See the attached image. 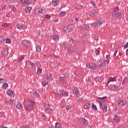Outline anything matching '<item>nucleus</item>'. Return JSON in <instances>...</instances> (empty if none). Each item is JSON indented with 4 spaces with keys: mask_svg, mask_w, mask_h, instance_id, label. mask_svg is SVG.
Instances as JSON below:
<instances>
[{
    "mask_svg": "<svg viewBox=\"0 0 128 128\" xmlns=\"http://www.w3.org/2000/svg\"><path fill=\"white\" fill-rule=\"evenodd\" d=\"M97 101L98 102H99L100 106H102L104 112H106L108 111V106H104V104L106 102V96H104L102 98L99 97L98 98Z\"/></svg>",
    "mask_w": 128,
    "mask_h": 128,
    "instance_id": "f257e3e1",
    "label": "nucleus"
},
{
    "mask_svg": "<svg viewBox=\"0 0 128 128\" xmlns=\"http://www.w3.org/2000/svg\"><path fill=\"white\" fill-rule=\"evenodd\" d=\"M104 20H98L96 21L95 23H92L91 24V26L92 28H96V26H102V24H104Z\"/></svg>",
    "mask_w": 128,
    "mask_h": 128,
    "instance_id": "f03ea898",
    "label": "nucleus"
},
{
    "mask_svg": "<svg viewBox=\"0 0 128 128\" xmlns=\"http://www.w3.org/2000/svg\"><path fill=\"white\" fill-rule=\"evenodd\" d=\"M34 12L38 14H46V10L42 9V8H37L34 10Z\"/></svg>",
    "mask_w": 128,
    "mask_h": 128,
    "instance_id": "7ed1b4c3",
    "label": "nucleus"
},
{
    "mask_svg": "<svg viewBox=\"0 0 128 128\" xmlns=\"http://www.w3.org/2000/svg\"><path fill=\"white\" fill-rule=\"evenodd\" d=\"M108 86L112 90H118V85L110 84L108 83Z\"/></svg>",
    "mask_w": 128,
    "mask_h": 128,
    "instance_id": "20e7f679",
    "label": "nucleus"
},
{
    "mask_svg": "<svg viewBox=\"0 0 128 128\" xmlns=\"http://www.w3.org/2000/svg\"><path fill=\"white\" fill-rule=\"evenodd\" d=\"M112 16H115V18H120L122 16V13H120V12L115 10L112 13Z\"/></svg>",
    "mask_w": 128,
    "mask_h": 128,
    "instance_id": "39448f33",
    "label": "nucleus"
},
{
    "mask_svg": "<svg viewBox=\"0 0 128 128\" xmlns=\"http://www.w3.org/2000/svg\"><path fill=\"white\" fill-rule=\"evenodd\" d=\"M72 90L76 94V96L77 98H80V93L78 92V88L74 86L72 88Z\"/></svg>",
    "mask_w": 128,
    "mask_h": 128,
    "instance_id": "423d86ee",
    "label": "nucleus"
},
{
    "mask_svg": "<svg viewBox=\"0 0 128 128\" xmlns=\"http://www.w3.org/2000/svg\"><path fill=\"white\" fill-rule=\"evenodd\" d=\"M32 0H18V2L20 4H30L32 3Z\"/></svg>",
    "mask_w": 128,
    "mask_h": 128,
    "instance_id": "0eeeda50",
    "label": "nucleus"
},
{
    "mask_svg": "<svg viewBox=\"0 0 128 128\" xmlns=\"http://www.w3.org/2000/svg\"><path fill=\"white\" fill-rule=\"evenodd\" d=\"M116 104H118V106H124L126 104V100L120 99L117 100Z\"/></svg>",
    "mask_w": 128,
    "mask_h": 128,
    "instance_id": "6e6552de",
    "label": "nucleus"
},
{
    "mask_svg": "<svg viewBox=\"0 0 128 128\" xmlns=\"http://www.w3.org/2000/svg\"><path fill=\"white\" fill-rule=\"evenodd\" d=\"M26 65L30 68V66H32L33 68H36V64L32 63V62L30 61H27L26 62Z\"/></svg>",
    "mask_w": 128,
    "mask_h": 128,
    "instance_id": "1a4fd4ad",
    "label": "nucleus"
},
{
    "mask_svg": "<svg viewBox=\"0 0 128 128\" xmlns=\"http://www.w3.org/2000/svg\"><path fill=\"white\" fill-rule=\"evenodd\" d=\"M22 44L25 46H26V48H30V46H32V44L30 43V42L24 40L22 41Z\"/></svg>",
    "mask_w": 128,
    "mask_h": 128,
    "instance_id": "9d476101",
    "label": "nucleus"
},
{
    "mask_svg": "<svg viewBox=\"0 0 128 128\" xmlns=\"http://www.w3.org/2000/svg\"><path fill=\"white\" fill-rule=\"evenodd\" d=\"M16 28H19V30H24L25 28H26V26L24 24H16Z\"/></svg>",
    "mask_w": 128,
    "mask_h": 128,
    "instance_id": "9b49d317",
    "label": "nucleus"
},
{
    "mask_svg": "<svg viewBox=\"0 0 128 128\" xmlns=\"http://www.w3.org/2000/svg\"><path fill=\"white\" fill-rule=\"evenodd\" d=\"M2 55L3 56H8V48H4L2 50Z\"/></svg>",
    "mask_w": 128,
    "mask_h": 128,
    "instance_id": "f8f14e48",
    "label": "nucleus"
},
{
    "mask_svg": "<svg viewBox=\"0 0 128 128\" xmlns=\"http://www.w3.org/2000/svg\"><path fill=\"white\" fill-rule=\"evenodd\" d=\"M78 120L79 122H80L81 124H84V126H88V120L86 119L84 120V118H80Z\"/></svg>",
    "mask_w": 128,
    "mask_h": 128,
    "instance_id": "ddd939ff",
    "label": "nucleus"
},
{
    "mask_svg": "<svg viewBox=\"0 0 128 128\" xmlns=\"http://www.w3.org/2000/svg\"><path fill=\"white\" fill-rule=\"evenodd\" d=\"M45 78L48 82H50V80H52V74H46L45 75Z\"/></svg>",
    "mask_w": 128,
    "mask_h": 128,
    "instance_id": "4468645a",
    "label": "nucleus"
},
{
    "mask_svg": "<svg viewBox=\"0 0 128 128\" xmlns=\"http://www.w3.org/2000/svg\"><path fill=\"white\" fill-rule=\"evenodd\" d=\"M15 106L16 108H18V110H20V108H22V104L20 102H17L15 103Z\"/></svg>",
    "mask_w": 128,
    "mask_h": 128,
    "instance_id": "2eb2a0df",
    "label": "nucleus"
},
{
    "mask_svg": "<svg viewBox=\"0 0 128 128\" xmlns=\"http://www.w3.org/2000/svg\"><path fill=\"white\" fill-rule=\"evenodd\" d=\"M58 94L63 96H67L68 94V92L66 91L64 92L62 90H60V94Z\"/></svg>",
    "mask_w": 128,
    "mask_h": 128,
    "instance_id": "dca6fc26",
    "label": "nucleus"
},
{
    "mask_svg": "<svg viewBox=\"0 0 128 128\" xmlns=\"http://www.w3.org/2000/svg\"><path fill=\"white\" fill-rule=\"evenodd\" d=\"M29 102H30L32 103V104L30 105H28V106H27V110H32V108H34V106H32L34 104V102H32V100H29Z\"/></svg>",
    "mask_w": 128,
    "mask_h": 128,
    "instance_id": "f3484780",
    "label": "nucleus"
},
{
    "mask_svg": "<svg viewBox=\"0 0 128 128\" xmlns=\"http://www.w3.org/2000/svg\"><path fill=\"white\" fill-rule=\"evenodd\" d=\"M45 111H46V112H49L51 114H52L54 113V111L52 110V108H50V107H46Z\"/></svg>",
    "mask_w": 128,
    "mask_h": 128,
    "instance_id": "a211bd4d",
    "label": "nucleus"
},
{
    "mask_svg": "<svg viewBox=\"0 0 128 128\" xmlns=\"http://www.w3.org/2000/svg\"><path fill=\"white\" fill-rule=\"evenodd\" d=\"M81 28L84 30H90V26L88 24H84L82 26Z\"/></svg>",
    "mask_w": 128,
    "mask_h": 128,
    "instance_id": "6ab92c4d",
    "label": "nucleus"
},
{
    "mask_svg": "<svg viewBox=\"0 0 128 128\" xmlns=\"http://www.w3.org/2000/svg\"><path fill=\"white\" fill-rule=\"evenodd\" d=\"M52 38V40H55L56 42H58V38H60L58 35H56V34H54Z\"/></svg>",
    "mask_w": 128,
    "mask_h": 128,
    "instance_id": "aec40b11",
    "label": "nucleus"
},
{
    "mask_svg": "<svg viewBox=\"0 0 128 128\" xmlns=\"http://www.w3.org/2000/svg\"><path fill=\"white\" fill-rule=\"evenodd\" d=\"M58 4V1L56 0H53L52 2V6H56Z\"/></svg>",
    "mask_w": 128,
    "mask_h": 128,
    "instance_id": "412c9836",
    "label": "nucleus"
},
{
    "mask_svg": "<svg viewBox=\"0 0 128 128\" xmlns=\"http://www.w3.org/2000/svg\"><path fill=\"white\" fill-rule=\"evenodd\" d=\"M32 10V8L30 7H27L25 8L24 12L26 14H28L30 12V10Z\"/></svg>",
    "mask_w": 128,
    "mask_h": 128,
    "instance_id": "4be33fe9",
    "label": "nucleus"
},
{
    "mask_svg": "<svg viewBox=\"0 0 128 128\" xmlns=\"http://www.w3.org/2000/svg\"><path fill=\"white\" fill-rule=\"evenodd\" d=\"M90 14L92 16H98V12L94 10L91 12Z\"/></svg>",
    "mask_w": 128,
    "mask_h": 128,
    "instance_id": "5701e85b",
    "label": "nucleus"
},
{
    "mask_svg": "<svg viewBox=\"0 0 128 128\" xmlns=\"http://www.w3.org/2000/svg\"><path fill=\"white\" fill-rule=\"evenodd\" d=\"M2 88H4V90H8V84L7 83L4 84L2 86Z\"/></svg>",
    "mask_w": 128,
    "mask_h": 128,
    "instance_id": "b1692460",
    "label": "nucleus"
},
{
    "mask_svg": "<svg viewBox=\"0 0 128 128\" xmlns=\"http://www.w3.org/2000/svg\"><path fill=\"white\" fill-rule=\"evenodd\" d=\"M116 80V77H110L109 79V82H108V84H110V82H114Z\"/></svg>",
    "mask_w": 128,
    "mask_h": 128,
    "instance_id": "393cba45",
    "label": "nucleus"
},
{
    "mask_svg": "<svg viewBox=\"0 0 128 128\" xmlns=\"http://www.w3.org/2000/svg\"><path fill=\"white\" fill-rule=\"evenodd\" d=\"M102 80H104V78H100V76H98V77H96L95 78V80L97 81V82H102Z\"/></svg>",
    "mask_w": 128,
    "mask_h": 128,
    "instance_id": "a878e982",
    "label": "nucleus"
},
{
    "mask_svg": "<svg viewBox=\"0 0 128 128\" xmlns=\"http://www.w3.org/2000/svg\"><path fill=\"white\" fill-rule=\"evenodd\" d=\"M64 32H66V34H68L70 32V28L68 26H66L64 28Z\"/></svg>",
    "mask_w": 128,
    "mask_h": 128,
    "instance_id": "bb28decb",
    "label": "nucleus"
},
{
    "mask_svg": "<svg viewBox=\"0 0 128 128\" xmlns=\"http://www.w3.org/2000/svg\"><path fill=\"white\" fill-rule=\"evenodd\" d=\"M60 80L61 82L64 84V82H66V78L64 77L60 76Z\"/></svg>",
    "mask_w": 128,
    "mask_h": 128,
    "instance_id": "cd10ccee",
    "label": "nucleus"
},
{
    "mask_svg": "<svg viewBox=\"0 0 128 128\" xmlns=\"http://www.w3.org/2000/svg\"><path fill=\"white\" fill-rule=\"evenodd\" d=\"M7 94H8V96H12V94H14V92L11 90H9L8 91H7Z\"/></svg>",
    "mask_w": 128,
    "mask_h": 128,
    "instance_id": "c85d7f7f",
    "label": "nucleus"
},
{
    "mask_svg": "<svg viewBox=\"0 0 128 128\" xmlns=\"http://www.w3.org/2000/svg\"><path fill=\"white\" fill-rule=\"evenodd\" d=\"M114 120L116 122H120V116H116L114 118Z\"/></svg>",
    "mask_w": 128,
    "mask_h": 128,
    "instance_id": "c756f323",
    "label": "nucleus"
},
{
    "mask_svg": "<svg viewBox=\"0 0 128 128\" xmlns=\"http://www.w3.org/2000/svg\"><path fill=\"white\" fill-rule=\"evenodd\" d=\"M42 50V48L40 46H36V52H40Z\"/></svg>",
    "mask_w": 128,
    "mask_h": 128,
    "instance_id": "7c9ffc66",
    "label": "nucleus"
},
{
    "mask_svg": "<svg viewBox=\"0 0 128 128\" xmlns=\"http://www.w3.org/2000/svg\"><path fill=\"white\" fill-rule=\"evenodd\" d=\"M84 108H90V103H86L85 105H84Z\"/></svg>",
    "mask_w": 128,
    "mask_h": 128,
    "instance_id": "2f4dec72",
    "label": "nucleus"
},
{
    "mask_svg": "<svg viewBox=\"0 0 128 128\" xmlns=\"http://www.w3.org/2000/svg\"><path fill=\"white\" fill-rule=\"evenodd\" d=\"M91 68H92V70H96V68H98V66H96V64H92Z\"/></svg>",
    "mask_w": 128,
    "mask_h": 128,
    "instance_id": "473e14b6",
    "label": "nucleus"
},
{
    "mask_svg": "<svg viewBox=\"0 0 128 128\" xmlns=\"http://www.w3.org/2000/svg\"><path fill=\"white\" fill-rule=\"evenodd\" d=\"M128 82V75L126 76V77L124 80V84H126Z\"/></svg>",
    "mask_w": 128,
    "mask_h": 128,
    "instance_id": "72a5a7b5",
    "label": "nucleus"
},
{
    "mask_svg": "<svg viewBox=\"0 0 128 128\" xmlns=\"http://www.w3.org/2000/svg\"><path fill=\"white\" fill-rule=\"evenodd\" d=\"M55 126H56V128H60L62 126V125L58 122H56Z\"/></svg>",
    "mask_w": 128,
    "mask_h": 128,
    "instance_id": "f704fd0d",
    "label": "nucleus"
},
{
    "mask_svg": "<svg viewBox=\"0 0 128 128\" xmlns=\"http://www.w3.org/2000/svg\"><path fill=\"white\" fill-rule=\"evenodd\" d=\"M2 26H4V28H8V26H10V24L3 23Z\"/></svg>",
    "mask_w": 128,
    "mask_h": 128,
    "instance_id": "c9c22d12",
    "label": "nucleus"
},
{
    "mask_svg": "<svg viewBox=\"0 0 128 128\" xmlns=\"http://www.w3.org/2000/svg\"><path fill=\"white\" fill-rule=\"evenodd\" d=\"M42 68H38V71H37V74H42Z\"/></svg>",
    "mask_w": 128,
    "mask_h": 128,
    "instance_id": "e433bc0d",
    "label": "nucleus"
},
{
    "mask_svg": "<svg viewBox=\"0 0 128 128\" xmlns=\"http://www.w3.org/2000/svg\"><path fill=\"white\" fill-rule=\"evenodd\" d=\"M70 108H72V105L68 104L66 106V110H70Z\"/></svg>",
    "mask_w": 128,
    "mask_h": 128,
    "instance_id": "4c0bfd02",
    "label": "nucleus"
},
{
    "mask_svg": "<svg viewBox=\"0 0 128 128\" xmlns=\"http://www.w3.org/2000/svg\"><path fill=\"white\" fill-rule=\"evenodd\" d=\"M92 64H90V63L87 64H86V66L87 68H92Z\"/></svg>",
    "mask_w": 128,
    "mask_h": 128,
    "instance_id": "58836bf2",
    "label": "nucleus"
},
{
    "mask_svg": "<svg viewBox=\"0 0 128 128\" xmlns=\"http://www.w3.org/2000/svg\"><path fill=\"white\" fill-rule=\"evenodd\" d=\"M66 12H62L60 14V16H66Z\"/></svg>",
    "mask_w": 128,
    "mask_h": 128,
    "instance_id": "ea45409f",
    "label": "nucleus"
},
{
    "mask_svg": "<svg viewBox=\"0 0 128 128\" xmlns=\"http://www.w3.org/2000/svg\"><path fill=\"white\" fill-rule=\"evenodd\" d=\"M106 62V60L104 58H100V63L104 64Z\"/></svg>",
    "mask_w": 128,
    "mask_h": 128,
    "instance_id": "a19ab883",
    "label": "nucleus"
},
{
    "mask_svg": "<svg viewBox=\"0 0 128 128\" xmlns=\"http://www.w3.org/2000/svg\"><path fill=\"white\" fill-rule=\"evenodd\" d=\"M92 108L94 110H98V108H96V105H92Z\"/></svg>",
    "mask_w": 128,
    "mask_h": 128,
    "instance_id": "79ce46f5",
    "label": "nucleus"
},
{
    "mask_svg": "<svg viewBox=\"0 0 128 128\" xmlns=\"http://www.w3.org/2000/svg\"><path fill=\"white\" fill-rule=\"evenodd\" d=\"M22 60H24V57H21V58H19L17 62H21Z\"/></svg>",
    "mask_w": 128,
    "mask_h": 128,
    "instance_id": "37998d69",
    "label": "nucleus"
},
{
    "mask_svg": "<svg viewBox=\"0 0 128 128\" xmlns=\"http://www.w3.org/2000/svg\"><path fill=\"white\" fill-rule=\"evenodd\" d=\"M48 84V82H42V85L43 86H46V84Z\"/></svg>",
    "mask_w": 128,
    "mask_h": 128,
    "instance_id": "c03bdc74",
    "label": "nucleus"
},
{
    "mask_svg": "<svg viewBox=\"0 0 128 128\" xmlns=\"http://www.w3.org/2000/svg\"><path fill=\"white\" fill-rule=\"evenodd\" d=\"M6 2L8 6H10V4H12V0H6Z\"/></svg>",
    "mask_w": 128,
    "mask_h": 128,
    "instance_id": "a18cd8bd",
    "label": "nucleus"
},
{
    "mask_svg": "<svg viewBox=\"0 0 128 128\" xmlns=\"http://www.w3.org/2000/svg\"><path fill=\"white\" fill-rule=\"evenodd\" d=\"M69 28H70V30H74V24H70L69 26Z\"/></svg>",
    "mask_w": 128,
    "mask_h": 128,
    "instance_id": "49530a36",
    "label": "nucleus"
},
{
    "mask_svg": "<svg viewBox=\"0 0 128 128\" xmlns=\"http://www.w3.org/2000/svg\"><path fill=\"white\" fill-rule=\"evenodd\" d=\"M34 96H38V92L34 91L33 93Z\"/></svg>",
    "mask_w": 128,
    "mask_h": 128,
    "instance_id": "de8ad7c7",
    "label": "nucleus"
},
{
    "mask_svg": "<svg viewBox=\"0 0 128 128\" xmlns=\"http://www.w3.org/2000/svg\"><path fill=\"white\" fill-rule=\"evenodd\" d=\"M115 128H124V126L118 125V126H116Z\"/></svg>",
    "mask_w": 128,
    "mask_h": 128,
    "instance_id": "09e8293b",
    "label": "nucleus"
},
{
    "mask_svg": "<svg viewBox=\"0 0 128 128\" xmlns=\"http://www.w3.org/2000/svg\"><path fill=\"white\" fill-rule=\"evenodd\" d=\"M10 104H14V100H10Z\"/></svg>",
    "mask_w": 128,
    "mask_h": 128,
    "instance_id": "8fccbe9b",
    "label": "nucleus"
},
{
    "mask_svg": "<svg viewBox=\"0 0 128 128\" xmlns=\"http://www.w3.org/2000/svg\"><path fill=\"white\" fill-rule=\"evenodd\" d=\"M6 44H10V40L6 38Z\"/></svg>",
    "mask_w": 128,
    "mask_h": 128,
    "instance_id": "3c124183",
    "label": "nucleus"
},
{
    "mask_svg": "<svg viewBox=\"0 0 128 128\" xmlns=\"http://www.w3.org/2000/svg\"><path fill=\"white\" fill-rule=\"evenodd\" d=\"M63 46H64V48H68V43L66 42L64 43Z\"/></svg>",
    "mask_w": 128,
    "mask_h": 128,
    "instance_id": "603ef678",
    "label": "nucleus"
},
{
    "mask_svg": "<svg viewBox=\"0 0 128 128\" xmlns=\"http://www.w3.org/2000/svg\"><path fill=\"white\" fill-rule=\"evenodd\" d=\"M42 118L43 120H46L48 119V117L46 116V115H42Z\"/></svg>",
    "mask_w": 128,
    "mask_h": 128,
    "instance_id": "864d4df0",
    "label": "nucleus"
},
{
    "mask_svg": "<svg viewBox=\"0 0 128 128\" xmlns=\"http://www.w3.org/2000/svg\"><path fill=\"white\" fill-rule=\"evenodd\" d=\"M45 18H48V19L50 18V16L48 15V14H46L45 16Z\"/></svg>",
    "mask_w": 128,
    "mask_h": 128,
    "instance_id": "5fc2aeb1",
    "label": "nucleus"
},
{
    "mask_svg": "<svg viewBox=\"0 0 128 128\" xmlns=\"http://www.w3.org/2000/svg\"><path fill=\"white\" fill-rule=\"evenodd\" d=\"M94 52H95V54H100V50H96L94 51Z\"/></svg>",
    "mask_w": 128,
    "mask_h": 128,
    "instance_id": "6e6d98bb",
    "label": "nucleus"
},
{
    "mask_svg": "<svg viewBox=\"0 0 128 128\" xmlns=\"http://www.w3.org/2000/svg\"><path fill=\"white\" fill-rule=\"evenodd\" d=\"M106 58H107V60H110V56L108 54L106 55Z\"/></svg>",
    "mask_w": 128,
    "mask_h": 128,
    "instance_id": "4d7b16f0",
    "label": "nucleus"
},
{
    "mask_svg": "<svg viewBox=\"0 0 128 128\" xmlns=\"http://www.w3.org/2000/svg\"><path fill=\"white\" fill-rule=\"evenodd\" d=\"M5 104H6V106H8L9 104H10V102L9 101H6Z\"/></svg>",
    "mask_w": 128,
    "mask_h": 128,
    "instance_id": "13d9d810",
    "label": "nucleus"
},
{
    "mask_svg": "<svg viewBox=\"0 0 128 128\" xmlns=\"http://www.w3.org/2000/svg\"><path fill=\"white\" fill-rule=\"evenodd\" d=\"M12 10H13V12H16V8H14V6H12Z\"/></svg>",
    "mask_w": 128,
    "mask_h": 128,
    "instance_id": "bf43d9fd",
    "label": "nucleus"
},
{
    "mask_svg": "<svg viewBox=\"0 0 128 128\" xmlns=\"http://www.w3.org/2000/svg\"><path fill=\"white\" fill-rule=\"evenodd\" d=\"M46 108H50V104H46L45 106Z\"/></svg>",
    "mask_w": 128,
    "mask_h": 128,
    "instance_id": "052dcab7",
    "label": "nucleus"
},
{
    "mask_svg": "<svg viewBox=\"0 0 128 128\" xmlns=\"http://www.w3.org/2000/svg\"><path fill=\"white\" fill-rule=\"evenodd\" d=\"M128 42L124 46V48H128Z\"/></svg>",
    "mask_w": 128,
    "mask_h": 128,
    "instance_id": "680f3d73",
    "label": "nucleus"
},
{
    "mask_svg": "<svg viewBox=\"0 0 128 128\" xmlns=\"http://www.w3.org/2000/svg\"><path fill=\"white\" fill-rule=\"evenodd\" d=\"M94 40H98V36H94Z\"/></svg>",
    "mask_w": 128,
    "mask_h": 128,
    "instance_id": "e2e57ef3",
    "label": "nucleus"
},
{
    "mask_svg": "<svg viewBox=\"0 0 128 128\" xmlns=\"http://www.w3.org/2000/svg\"><path fill=\"white\" fill-rule=\"evenodd\" d=\"M104 63H100V64H99V68H102V66L104 65Z\"/></svg>",
    "mask_w": 128,
    "mask_h": 128,
    "instance_id": "0e129e2a",
    "label": "nucleus"
},
{
    "mask_svg": "<svg viewBox=\"0 0 128 128\" xmlns=\"http://www.w3.org/2000/svg\"><path fill=\"white\" fill-rule=\"evenodd\" d=\"M93 6L96 7V3L94 2H91Z\"/></svg>",
    "mask_w": 128,
    "mask_h": 128,
    "instance_id": "69168bd1",
    "label": "nucleus"
},
{
    "mask_svg": "<svg viewBox=\"0 0 128 128\" xmlns=\"http://www.w3.org/2000/svg\"><path fill=\"white\" fill-rule=\"evenodd\" d=\"M6 16H8V18H10V13H7L6 14Z\"/></svg>",
    "mask_w": 128,
    "mask_h": 128,
    "instance_id": "338daca9",
    "label": "nucleus"
},
{
    "mask_svg": "<svg viewBox=\"0 0 128 128\" xmlns=\"http://www.w3.org/2000/svg\"><path fill=\"white\" fill-rule=\"evenodd\" d=\"M126 56H128V49L126 50Z\"/></svg>",
    "mask_w": 128,
    "mask_h": 128,
    "instance_id": "774afa93",
    "label": "nucleus"
}]
</instances>
